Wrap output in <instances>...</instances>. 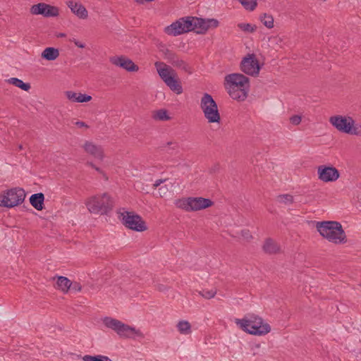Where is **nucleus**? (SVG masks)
I'll return each instance as SVG.
<instances>
[{
  "label": "nucleus",
  "mask_w": 361,
  "mask_h": 361,
  "mask_svg": "<svg viewBox=\"0 0 361 361\" xmlns=\"http://www.w3.org/2000/svg\"><path fill=\"white\" fill-rule=\"evenodd\" d=\"M19 149H22V146H21V145H20V146H19Z\"/></svg>",
  "instance_id": "79ce46f5"
},
{
  "label": "nucleus",
  "mask_w": 361,
  "mask_h": 361,
  "mask_svg": "<svg viewBox=\"0 0 361 361\" xmlns=\"http://www.w3.org/2000/svg\"><path fill=\"white\" fill-rule=\"evenodd\" d=\"M103 323L105 326L114 330L121 337L127 338L144 337V334L140 329L126 324L118 319L111 317H105L103 319Z\"/></svg>",
  "instance_id": "0eeeda50"
},
{
  "label": "nucleus",
  "mask_w": 361,
  "mask_h": 361,
  "mask_svg": "<svg viewBox=\"0 0 361 361\" xmlns=\"http://www.w3.org/2000/svg\"><path fill=\"white\" fill-rule=\"evenodd\" d=\"M169 188L167 185L161 186L158 190L159 196L161 197H164L169 192Z\"/></svg>",
  "instance_id": "c9c22d12"
},
{
  "label": "nucleus",
  "mask_w": 361,
  "mask_h": 361,
  "mask_svg": "<svg viewBox=\"0 0 361 361\" xmlns=\"http://www.w3.org/2000/svg\"><path fill=\"white\" fill-rule=\"evenodd\" d=\"M154 66L159 77L169 89L176 94H180L183 92V87L176 71L163 62L157 61Z\"/></svg>",
  "instance_id": "39448f33"
},
{
  "label": "nucleus",
  "mask_w": 361,
  "mask_h": 361,
  "mask_svg": "<svg viewBox=\"0 0 361 361\" xmlns=\"http://www.w3.org/2000/svg\"><path fill=\"white\" fill-rule=\"evenodd\" d=\"M269 42L271 45H279L281 43L287 44L288 39L284 36H272L269 38Z\"/></svg>",
  "instance_id": "c85d7f7f"
},
{
  "label": "nucleus",
  "mask_w": 361,
  "mask_h": 361,
  "mask_svg": "<svg viewBox=\"0 0 361 361\" xmlns=\"http://www.w3.org/2000/svg\"><path fill=\"white\" fill-rule=\"evenodd\" d=\"M86 152L92 154L94 158L102 160L104 157V152L101 147L92 142H86L83 146Z\"/></svg>",
  "instance_id": "6ab92c4d"
},
{
  "label": "nucleus",
  "mask_w": 361,
  "mask_h": 361,
  "mask_svg": "<svg viewBox=\"0 0 361 361\" xmlns=\"http://www.w3.org/2000/svg\"><path fill=\"white\" fill-rule=\"evenodd\" d=\"M6 82L26 92L29 91L31 87L29 83H25L17 78H11Z\"/></svg>",
  "instance_id": "a878e982"
},
{
  "label": "nucleus",
  "mask_w": 361,
  "mask_h": 361,
  "mask_svg": "<svg viewBox=\"0 0 361 361\" xmlns=\"http://www.w3.org/2000/svg\"><path fill=\"white\" fill-rule=\"evenodd\" d=\"M201 295L207 299H210L214 297L216 295V291L213 289L212 290H203L202 292H200Z\"/></svg>",
  "instance_id": "473e14b6"
},
{
  "label": "nucleus",
  "mask_w": 361,
  "mask_h": 361,
  "mask_svg": "<svg viewBox=\"0 0 361 361\" xmlns=\"http://www.w3.org/2000/svg\"><path fill=\"white\" fill-rule=\"evenodd\" d=\"M67 6L77 16L80 18H86L87 17V11L86 8L74 0L67 1Z\"/></svg>",
  "instance_id": "a211bd4d"
},
{
  "label": "nucleus",
  "mask_w": 361,
  "mask_h": 361,
  "mask_svg": "<svg viewBox=\"0 0 361 361\" xmlns=\"http://www.w3.org/2000/svg\"><path fill=\"white\" fill-rule=\"evenodd\" d=\"M241 235L245 240H250L252 238V235L249 230H243L241 231Z\"/></svg>",
  "instance_id": "4c0bfd02"
},
{
  "label": "nucleus",
  "mask_w": 361,
  "mask_h": 361,
  "mask_svg": "<svg viewBox=\"0 0 361 361\" xmlns=\"http://www.w3.org/2000/svg\"><path fill=\"white\" fill-rule=\"evenodd\" d=\"M59 55V50L53 47H47L42 53V57L48 61L55 60Z\"/></svg>",
  "instance_id": "b1692460"
},
{
  "label": "nucleus",
  "mask_w": 361,
  "mask_h": 361,
  "mask_svg": "<svg viewBox=\"0 0 361 361\" xmlns=\"http://www.w3.org/2000/svg\"><path fill=\"white\" fill-rule=\"evenodd\" d=\"M242 6L249 11H253L255 9L257 2V0H238Z\"/></svg>",
  "instance_id": "c756f323"
},
{
  "label": "nucleus",
  "mask_w": 361,
  "mask_h": 361,
  "mask_svg": "<svg viewBox=\"0 0 361 361\" xmlns=\"http://www.w3.org/2000/svg\"><path fill=\"white\" fill-rule=\"evenodd\" d=\"M82 360L83 361H112L109 357L102 355H86L83 356Z\"/></svg>",
  "instance_id": "bb28decb"
},
{
  "label": "nucleus",
  "mask_w": 361,
  "mask_h": 361,
  "mask_svg": "<svg viewBox=\"0 0 361 361\" xmlns=\"http://www.w3.org/2000/svg\"><path fill=\"white\" fill-rule=\"evenodd\" d=\"M329 123L338 131L352 135H361V124L348 115H334L329 118Z\"/></svg>",
  "instance_id": "423d86ee"
},
{
  "label": "nucleus",
  "mask_w": 361,
  "mask_h": 361,
  "mask_svg": "<svg viewBox=\"0 0 361 361\" xmlns=\"http://www.w3.org/2000/svg\"><path fill=\"white\" fill-rule=\"evenodd\" d=\"M71 42H74L75 45V46H78V45H82V44H79V42L78 41H76L75 39H70L69 40Z\"/></svg>",
  "instance_id": "ea45409f"
},
{
  "label": "nucleus",
  "mask_w": 361,
  "mask_h": 361,
  "mask_svg": "<svg viewBox=\"0 0 361 361\" xmlns=\"http://www.w3.org/2000/svg\"><path fill=\"white\" fill-rule=\"evenodd\" d=\"M30 13L33 15H42L46 18L56 17L59 15V9L54 6L39 3L32 6Z\"/></svg>",
  "instance_id": "4468645a"
},
{
  "label": "nucleus",
  "mask_w": 361,
  "mask_h": 361,
  "mask_svg": "<svg viewBox=\"0 0 361 361\" xmlns=\"http://www.w3.org/2000/svg\"><path fill=\"white\" fill-rule=\"evenodd\" d=\"M71 286V281L66 277L58 276L56 280V288L61 290L63 293H67Z\"/></svg>",
  "instance_id": "412c9836"
},
{
  "label": "nucleus",
  "mask_w": 361,
  "mask_h": 361,
  "mask_svg": "<svg viewBox=\"0 0 361 361\" xmlns=\"http://www.w3.org/2000/svg\"><path fill=\"white\" fill-rule=\"evenodd\" d=\"M152 118L155 121H166L171 119L169 111L165 109H160L152 112Z\"/></svg>",
  "instance_id": "5701e85b"
},
{
  "label": "nucleus",
  "mask_w": 361,
  "mask_h": 361,
  "mask_svg": "<svg viewBox=\"0 0 361 361\" xmlns=\"http://www.w3.org/2000/svg\"><path fill=\"white\" fill-rule=\"evenodd\" d=\"M26 193L21 188H13L0 192V207L13 208L21 204L25 198Z\"/></svg>",
  "instance_id": "9d476101"
},
{
  "label": "nucleus",
  "mask_w": 361,
  "mask_h": 361,
  "mask_svg": "<svg viewBox=\"0 0 361 361\" xmlns=\"http://www.w3.org/2000/svg\"><path fill=\"white\" fill-rule=\"evenodd\" d=\"M163 183V180H157L155 181V183L153 184V186L154 188H157L158 186H159L161 183Z\"/></svg>",
  "instance_id": "58836bf2"
},
{
  "label": "nucleus",
  "mask_w": 361,
  "mask_h": 361,
  "mask_svg": "<svg viewBox=\"0 0 361 361\" xmlns=\"http://www.w3.org/2000/svg\"><path fill=\"white\" fill-rule=\"evenodd\" d=\"M238 27L246 33H252L257 30V26L250 23H239Z\"/></svg>",
  "instance_id": "7c9ffc66"
},
{
  "label": "nucleus",
  "mask_w": 361,
  "mask_h": 361,
  "mask_svg": "<svg viewBox=\"0 0 361 361\" xmlns=\"http://www.w3.org/2000/svg\"><path fill=\"white\" fill-rule=\"evenodd\" d=\"M118 218L121 223L130 230L143 232L148 228L145 221L134 212L126 210L121 212L118 213Z\"/></svg>",
  "instance_id": "f8f14e48"
},
{
  "label": "nucleus",
  "mask_w": 361,
  "mask_h": 361,
  "mask_svg": "<svg viewBox=\"0 0 361 361\" xmlns=\"http://www.w3.org/2000/svg\"><path fill=\"white\" fill-rule=\"evenodd\" d=\"M302 121V116L293 115L290 117V122L293 126H298Z\"/></svg>",
  "instance_id": "72a5a7b5"
},
{
  "label": "nucleus",
  "mask_w": 361,
  "mask_h": 361,
  "mask_svg": "<svg viewBox=\"0 0 361 361\" xmlns=\"http://www.w3.org/2000/svg\"><path fill=\"white\" fill-rule=\"evenodd\" d=\"M262 23L268 28H272L274 27V18L271 15L264 13L260 16Z\"/></svg>",
  "instance_id": "cd10ccee"
},
{
  "label": "nucleus",
  "mask_w": 361,
  "mask_h": 361,
  "mask_svg": "<svg viewBox=\"0 0 361 361\" xmlns=\"http://www.w3.org/2000/svg\"><path fill=\"white\" fill-rule=\"evenodd\" d=\"M110 61L114 65L128 72H137L139 70V67L132 60L123 56H114Z\"/></svg>",
  "instance_id": "dca6fc26"
},
{
  "label": "nucleus",
  "mask_w": 361,
  "mask_h": 361,
  "mask_svg": "<svg viewBox=\"0 0 361 361\" xmlns=\"http://www.w3.org/2000/svg\"><path fill=\"white\" fill-rule=\"evenodd\" d=\"M240 68L245 73L252 75H258L260 71V65L253 54H249L245 56L241 61Z\"/></svg>",
  "instance_id": "ddd939ff"
},
{
  "label": "nucleus",
  "mask_w": 361,
  "mask_h": 361,
  "mask_svg": "<svg viewBox=\"0 0 361 361\" xmlns=\"http://www.w3.org/2000/svg\"><path fill=\"white\" fill-rule=\"evenodd\" d=\"M263 250L269 254H274L280 250L279 245L273 240L267 239L263 245Z\"/></svg>",
  "instance_id": "4be33fe9"
},
{
  "label": "nucleus",
  "mask_w": 361,
  "mask_h": 361,
  "mask_svg": "<svg viewBox=\"0 0 361 361\" xmlns=\"http://www.w3.org/2000/svg\"><path fill=\"white\" fill-rule=\"evenodd\" d=\"M66 35L64 33H59L56 35L57 37H65Z\"/></svg>",
  "instance_id": "a19ab883"
},
{
  "label": "nucleus",
  "mask_w": 361,
  "mask_h": 361,
  "mask_svg": "<svg viewBox=\"0 0 361 361\" xmlns=\"http://www.w3.org/2000/svg\"><path fill=\"white\" fill-rule=\"evenodd\" d=\"M200 109L208 123L219 125L221 115L216 102L208 93H204L200 99Z\"/></svg>",
  "instance_id": "6e6552de"
},
{
  "label": "nucleus",
  "mask_w": 361,
  "mask_h": 361,
  "mask_svg": "<svg viewBox=\"0 0 361 361\" xmlns=\"http://www.w3.org/2000/svg\"><path fill=\"white\" fill-rule=\"evenodd\" d=\"M224 87L233 99L243 102L248 96L250 80L240 73L228 74L224 78Z\"/></svg>",
  "instance_id": "f03ea898"
},
{
  "label": "nucleus",
  "mask_w": 361,
  "mask_h": 361,
  "mask_svg": "<svg viewBox=\"0 0 361 361\" xmlns=\"http://www.w3.org/2000/svg\"><path fill=\"white\" fill-rule=\"evenodd\" d=\"M276 201L280 204H288L293 202V197L290 195H282L277 197Z\"/></svg>",
  "instance_id": "2f4dec72"
},
{
  "label": "nucleus",
  "mask_w": 361,
  "mask_h": 361,
  "mask_svg": "<svg viewBox=\"0 0 361 361\" xmlns=\"http://www.w3.org/2000/svg\"><path fill=\"white\" fill-rule=\"evenodd\" d=\"M219 22L216 19H203L196 17L182 18L165 27L166 34L177 36L193 31L196 34H204L210 27H216Z\"/></svg>",
  "instance_id": "f257e3e1"
},
{
  "label": "nucleus",
  "mask_w": 361,
  "mask_h": 361,
  "mask_svg": "<svg viewBox=\"0 0 361 361\" xmlns=\"http://www.w3.org/2000/svg\"><path fill=\"white\" fill-rule=\"evenodd\" d=\"M82 289L81 285L78 282H71V286H70L69 290L73 293H77L80 291Z\"/></svg>",
  "instance_id": "f704fd0d"
},
{
  "label": "nucleus",
  "mask_w": 361,
  "mask_h": 361,
  "mask_svg": "<svg viewBox=\"0 0 361 361\" xmlns=\"http://www.w3.org/2000/svg\"><path fill=\"white\" fill-rule=\"evenodd\" d=\"M66 99L71 102L87 103L92 99V96L80 92L68 90L64 92Z\"/></svg>",
  "instance_id": "f3484780"
},
{
  "label": "nucleus",
  "mask_w": 361,
  "mask_h": 361,
  "mask_svg": "<svg viewBox=\"0 0 361 361\" xmlns=\"http://www.w3.org/2000/svg\"><path fill=\"white\" fill-rule=\"evenodd\" d=\"M318 178L324 182H334L340 177L339 171L334 166L321 165L317 167Z\"/></svg>",
  "instance_id": "2eb2a0df"
},
{
  "label": "nucleus",
  "mask_w": 361,
  "mask_h": 361,
  "mask_svg": "<svg viewBox=\"0 0 361 361\" xmlns=\"http://www.w3.org/2000/svg\"><path fill=\"white\" fill-rule=\"evenodd\" d=\"M178 332L183 335H188L192 332V326L189 322L186 320H180L176 324Z\"/></svg>",
  "instance_id": "393cba45"
},
{
  "label": "nucleus",
  "mask_w": 361,
  "mask_h": 361,
  "mask_svg": "<svg viewBox=\"0 0 361 361\" xmlns=\"http://www.w3.org/2000/svg\"><path fill=\"white\" fill-rule=\"evenodd\" d=\"M72 123L78 128H87L88 126L83 121H73Z\"/></svg>",
  "instance_id": "e433bc0d"
},
{
  "label": "nucleus",
  "mask_w": 361,
  "mask_h": 361,
  "mask_svg": "<svg viewBox=\"0 0 361 361\" xmlns=\"http://www.w3.org/2000/svg\"><path fill=\"white\" fill-rule=\"evenodd\" d=\"M316 228L319 234L331 243L343 244L347 242L342 225L338 221L317 222Z\"/></svg>",
  "instance_id": "20e7f679"
},
{
  "label": "nucleus",
  "mask_w": 361,
  "mask_h": 361,
  "mask_svg": "<svg viewBox=\"0 0 361 361\" xmlns=\"http://www.w3.org/2000/svg\"><path fill=\"white\" fill-rule=\"evenodd\" d=\"M175 205L187 212H197L212 207L214 202L202 197H190L176 200Z\"/></svg>",
  "instance_id": "1a4fd4ad"
},
{
  "label": "nucleus",
  "mask_w": 361,
  "mask_h": 361,
  "mask_svg": "<svg viewBox=\"0 0 361 361\" xmlns=\"http://www.w3.org/2000/svg\"><path fill=\"white\" fill-rule=\"evenodd\" d=\"M234 322L241 330L254 336H264L271 329L267 322L255 314H247L242 319H235Z\"/></svg>",
  "instance_id": "7ed1b4c3"
},
{
  "label": "nucleus",
  "mask_w": 361,
  "mask_h": 361,
  "mask_svg": "<svg viewBox=\"0 0 361 361\" xmlns=\"http://www.w3.org/2000/svg\"><path fill=\"white\" fill-rule=\"evenodd\" d=\"M44 196L42 193H36L32 195L30 197L31 205L37 210H42L44 205Z\"/></svg>",
  "instance_id": "aec40b11"
},
{
  "label": "nucleus",
  "mask_w": 361,
  "mask_h": 361,
  "mask_svg": "<svg viewBox=\"0 0 361 361\" xmlns=\"http://www.w3.org/2000/svg\"><path fill=\"white\" fill-rule=\"evenodd\" d=\"M85 205L87 210L94 214H106L112 205L109 195L106 193L92 196L87 199Z\"/></svg>",
  "instance_id": "9b49d317"
}]
</instances>
